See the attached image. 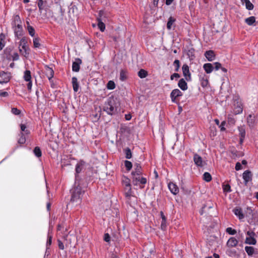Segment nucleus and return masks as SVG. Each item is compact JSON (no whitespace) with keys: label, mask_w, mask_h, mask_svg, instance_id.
I'll use <instances>...</instances> for the list:
<instances>
[{"label":"nucleus","mask_w":258,"mask_h":258,"mask_svg":"<svg viewBox=\"0 0 258 258\" xmlns=\"http://www.w3.org/2000/svg\"><path fill=\"white\" fill-rule=\"evenodd\" d=\"M226 231L230 235H234L236 233V231L235 229H232L231 227H228Z\"/></svg>","instance_id":"09e8293b"},{"label":"nucleus","mask_w":258,"mask_h":258,"mask_svg":"<svg viewBox=\"0 0 258 258\" xmlns=\"http://www.w3.org/2000/svg\"><path fill=\"white\" fill-rule=\"evenodd\" d=\"M246 235L245 242L250 245H255L256 243V240L254 238L255 233L252 231H248Z\"/></svg>","instance_id":"20e7f679"},{"label":"nucleus","mask_w":258,"mask_h":258,"mask_svg":"<svg viewBox=\"0 0 258 258\" xmlns=\"http://www.w3.org/2000/svg\"><path fill=\"white\" fill-rule=\"evenodd\" d=\"M84 193V191L80 185L75 186L72 190L71 202L76 203V205L80 204Z\"/></svg>","instance_id":"f03ea898"},{"label":"nucleus","mask_w":258,"mask_h":258,"mask_svg":"<svg viewBox=\"0 0 258 258\" xmlns=\"http://www.w3.org/2000/svg\"><path fill=\"white\" fill-rule=\"evenodd\" d=\"M23 79L25 81L28 82L27 85V89L29 91H31L32 90V82L31 80L32 77L31 75V72L29 70H26L24 72Z\"/></svg>","instance_id":"39448f33"},{"label":"nucleus","mask_w":258,"mask_h":258,"mask_svg":"<svg viewBox=\"0 0 258 258\" xmlns=\"http://www.w3.org/2000/svg\"><path fill=\"white\" fill-rule=\"evenodd\" d=\"M160 215H161V218L162 219V220L165 221V220H166V218L165 216L164 215V213L162 211L160 212Z\"/></svg>","instance_id":"338daca9"},{"label":"nucleus","mask_w":258,"mask_h":258,"mask_svg":"<svg viewBox=\"0 0 258 258\" xmlns=\"http://www.w3.org/2000/svg\"><path fill=\"white\" fill-rule=\"evenodd\" d=\"M82 63V60L80 58H77L72 64V70L74 72H78L80 70V64Z\"/></svg>","instance_id":"ddd939ff"},{"label":"nucleus","mask_w":258,"mask_h":258,"mask_svg":"<svg viewBox=\"0 0 258 258\" xmlns=\"http://www.w3.org/2000/svg\"><path fill=\"white\" fill-rule=\"evenodd\" d=\"M204 55L209 61H212L215 58V54L213 50L206 51L205 52Z\"/></svg>","instance_id":"a211bd4d"},{"label":"nucleus","mask_w":258,"mask_h":258,"mask_svg":"<svg viewBox=\"0 0 258 258\" xmlns=\"http://www.w3.org/2000/svg\"><path fill=\"white\" fill-rule=\"evenodd\" d=\"M245 250L247 253L248 255L252 256L254 252V248L252 246H246L245 247Z\"/></svg>","instance_id":"473e14b6"},{"label":"nucleus","mask_w":258,"mask_h":258,"mask_svg":"<svg viewBox=\"0 0 258 258\" xmlns=\"http://www.w3.org/2000/svg\"><path fill=\"white\" fill-rule=\"evenodd\" d=\"M180 75L178 73H174L173 74L171 75L170 76V79L171 80H173L175 78H180Z\"/></svg>","instance_id":"4d7b16f0"},{"label":"nucleus","mask_w":258,"mask_h":258,"mask_svg":"<svg viewBox=\"0 0 258 258\" xmlns=\"http://www.w3.org/2000/svg\"><path fill=\"white\" fill-rule=\"evenodd\" d=\"M173 66L175 67L174 71L178 72L180 68V62L178 59H175L173 62Z\"/></svg>","instance_id":"a18cd8bd"},{"label":"nucleus","mask_w":258,"mask_h":258,"mask_svg":"<svg viewBox=\"0 0 258 258\" xmlns=\"http://www.w3.org/2000/svg\"><path fill=\"white\" fill-rule=\"evenodd\" d=\"M132 175H142V167L140 163H136L134 164V170L132 172Z\"/></svg>","instance_id":"dca6fc26"},{"label":"nucleus","mask_w":258,"mask_h":258,"mask_svg":"<svg viewBox=\"0 0 258 258\" xmlns=\"http://www.w3.org/2000/svg\"><path fill=\"white\" fill-rule=\"evenodd\" d=\"M115 87V85L113 81H109L107 84V88L108 89L112 90Z\"/></svg>","instance_id":"49530a36"},{"label":"nucleus","mask_w":258,"mask_h":258,"mask_svg":"<svg viewBox=\"0 0 258 258\" xmlns=\"http://www.w3.org/2000/svg\"><path fill=\"white\" fill-rule=\"evenodd\" d=\"M203 69L207 74H210L214 70V66L213 63H206L203 65Z\"/></svg>","instance_id":"412c9836"},{"label":"nucleus","mask_w":258,"mask_h":258,"mask_svg":"<svg viewBox=\"0 0 258 258\" xmlns=\"http://www.w3.org/2000/svg\"><path fill=\"white\" fill-rule=\"evenodd\" d=\"M168 188L174 195H177L179 192V188L176 184L173 182H170L168 185Z\"/></svg>","instance_id":"2eb2a0df"},{"label":"nucleus","mask_w":258,"mask_h":258,"mask_svg":"<svg viewBox=\"0 0 258 258\" xmlns=\"http://www.w3.org/2000/svg\"><path fill=\"white\" fill-rule=\"evenodd\" d=\"M27 40L25 37L21 38L19 46V51L25 56L29 54V52H27V51L29 50V48L27 46Z\"/></svg>","instance_id":"7ed1b4c3"},{"label":"nucleus","mask_w":258,"mask_h":258,"mask_svg":"<svg viewBox=\"0 0 258 258\" xmlns=\"http://www.w3.org/2000/svg\"><path fill=\"white\" fill-rule=\"evenodd\" d=\"M110 237L109 234L108 233H105L104 234V240L106 242H109L110 241Z\"/></svg>","instance_id":"13d9d810"},{"label":"nucleus","mask_w":258,"mask_h":258,"mask_svg":"<svg viewBox=\"0 0 258 258\" xmlns=\"http://www.w3.org/2000/svg\"><path fill=\"white\" fill-rule=\"evenodd\" d=\"M14 28L15 36L17 39H20L23 35V28L21 24H18V26H13Z\"/></svg>","instance_id":"9d476101"},{"label":"nucleus","mask_w":258,"mask_h":258,"mask_svg":"<svg viewBox=\"0 0 258 258\" xmlns=\"http://www.w3.org/2000/svg\"><path fill=\"white\" fill-rule=\"evenodd\" d=\"M46 73L48 80H50V79L53 78L54 75L53 70L49 67H47Z\"/></svg>","instance_id":"4c0bfd02"},{"label":"nucleus","mask_w":258,"mask_h":258,"mask_svg":"<svg viewBox=\"0 0 258 258\" xmlns=\"http://www.w3.org/2000/svg\"><path fill=\"white\" fill-rule=\"evenodd\" d=\"M40 38L38 37H36L33 39V45L35 48H38L40 47Z\"/></svg>","instance_id":"37998d69"},{"label":"nucleus","mask_w":258,"mask_h":258,"mask_svg":"<svg viewBox=\"0 0 258 258\" xmlns=\"http://www.w3.org/2000/svg\"><path fill=\"white\" fill-rule=\"evenodd\" d=\"M178 86L182 91H185L187 89V84L184 79H181L179 80L178 83Z\"/></svg>","instance_id":"4be33fe9"},{"label":"nucleus","mask_w":258,"mask_h":258,"mask_svg":"<svg viewBox=\"0 0 258 258\" xmlns=\"http://www.w3.org/2000/svg\"><path fill=\"white\" fill-rule=\"evenodd\" d=\"M20 138L18 141V143L20 144H24L26 142V137L25 136V134L23 133H21L20 134Z\"/></svg>","instance_id":"58836bf2"},{"label":"nucleus","mask_w":258,"mask_h":258,"mask_svg":"<svg viewBox=\"0 0 258 258\" xmlns=\"http://www.w3.org/2000/svg\"><path fill=\"white\" fill-rule=\"evenodd\" d=\"M72 83L74 92H78L79 90V85L77 78L75 77H73L72 79Z\"/></svg>","instance_id":"a878e982"},{"label":"nucleus","mask_w":258,"mask_h":258,"mask_svg":"<svg viewBox=\"0 0 258 258\" xmlns=\"http://www.w3.org/2000/svg\"><path fill=\"white\" fill-rule=\"evenodd\" d=\"M58 246L59 249H64V245L63 243L60 241V240H58Z\"/></svg>","instance_id":"052dcab7"},{"label":"nucleus","mask_w":258,"mask_h":258,"mask_svg":"<svg viewBox=\"0 0 258 258\" xmlns=\"http://www.w3.org/2000/svg\"><path fill=\"white\" fill-rule=\"evenodd\" d=\"M225 125V121L222 122V123H221V124L220 125V126H219L221 128V131H223L225 130V128L224 127Z\"/></svg>","instance_id":"69168bd1"},{"label":"nucleus","mask_w":258,"mask_h":258,"mask_svg":"<svg viewBox=\"0 0 258 258\" xmlns=\"http://www.w3.org/2000/svg\"><path fill=\"white\" fill-rule=\"evenodd\" d=\"M33 152H34L35 155L37 157H40L42 155L41 151L40 148L38 147H36L34 148V149L33 150Z\"/></svg>","instance_id":"ea45409f"},{"label":"nucleus","mask_w":258,"mask_h":258,"mask_svg":"<svg viewBox=\"0 0 258 258\" xmlns=\"http://www.w3.org/2000/svg\"><path fill=\"white\" fill-rule=\"evenodd\" d=\"M194 161L195 164L198 167H202L205 164V162L203 160L202 158L197 153L194 154Z\"/></svg>","instance_id":"1a4fd4ad"},{"label":"nucleus","mask_w":258,"mask_h":258,"mask_svg":"<svg viewBox=\"0 0 258 258\" xmlns=\"http://www.w3.org/2000/svg\"><path fill=\"white\" fill-rule=\"evenodd\" d=\"M173 0H166L165 4L166 5H170L173 2Z\"/></svg>","instance_id":"774afa93"},{"label":"nucleus","mask_w":258,"mask_h":258,"mask_svg":"<svg viewBox=\"0 0 258 258\" xmlns=\"http://www.w3.org/2000/svg\"><path fill=\"white\" fill-rule=\"evenodd\" d=\"M9 96V93L6 91H3L0 92V96L2 97H7Z\"/></svg>","instance_id":"bf43d9fd"},{"label":"nucleus","mask_w":258,"mask_h":258,"mask_svg":"<svg viewBox=\"0 0 258 258\" xmlns=\"http://www.w3.org/2000/svg\"><path fill=\"white\" fill-rule=\"evenodd\" d=\"M20 127L22 132H24L26 134H29V131L27 130H26V126L24 124H21Z\"/></svg>","instance_id":"603ef678"},{"label":"nucleus","mask_w":258,"mask_h":258,"mask_svg":"<svg viewBox=\"0 0 258 258\" xmlns=\"http://www.w3.org/2000/svg\"><path fill=\"white\" fill-rule=\"evenodd\" d=\"M140 175L137 174L133 175V182L135 185H138L139 184L144 185L147 183V179Z\"/></svg>","instance_id":"423d86ee"},{"label":"nucleus","mask_w":258,"mask_h":258,"mask_svg":"<svg viewBox=\"0 0 258 258\" xmlns=\"http://www.w3.org/2000/svg\"><path fill=\"white\" fill-rule=\"evenodd\" d=\"M97 21L98 22V28L101 32H104L105 29V25L104 23L102 21V20L100 18H97Z\"/></svg>","instance_id":"bb28decb"},{"label":"nucleus","mask_w":258,"mask_h":258,"mask_svg":"<svg viewBox=\"0 0 258 258\" xmlns=\"http://www.w3.org/2000/svg\"><path fill=\"white\" fill-rule=\"evenodd\" d=\"M208 81L207 79H203L201 80V86L203 87H206L208 85Z\"/></svg>","instance_id":"6e6d98bb"},{"label":"nucleus","mask_w":258,"mask_h":258,"mask_svg":"<svg viewBox=\"0 0 258 258\" xmlns=\"http://www.w3.org/2000/svg\"><path fill=\"white\" fill-rule=\"evenodd\" d=\"M242 4H245L246 8L248 10H252L253 9V4L249 0H241Z\"/></svg>","instance_id":"c85d7f7f"},{"label":"nucleus","mask_w":258,"mask_h":258,"mask_svg":"<svg viewBox=\"0 0 258 258\" xmlns=\"http://www.w3.org/2000/svg\"><path fill=\"white\" fill-rule=\"evenodd\" d=\"M176 19L172 17H170L168 19L167 23V28L168 30H171L172 28V26L174 22H175Z\"/></svg>","instance_id":"cd10ccee"},{"label":"nucleus","mask_w":258,"mask_h":258,"mask_svg":"<svg viewBox=\"0 0 258 258\" xmlns=\"http://www.w3.org/2000/svg\"><path fill=\"white\" fill-rule=\"evenodd\" d=\"M251 173L249 170L245 171L242 174V178L244 180L245 185H246L248 181L251 180Z\"/></svg>","instance_id":"4468645a"},{"label":"nucleus","mask_w":258,"mask_h":258,"mask_svg":"<svg viewBox=\"0 0 258 258\" xmlns=\"http://www.w3.org/2000/svg\"><path fill=\"white\" fill-rule=\"evenodd\" d=\"M85 162L83 160H80L76 165V172L78 174L81 172L82 169L85 165Z\"/></svg>","instance_id":"5701e85b"},{"label":"nucleus","mask_w":258,"mask_h":258,"mask_svg":"<svg viewBox=\"0 0 258 258\" xmlns=\"http://www.w3.org/2000/svg\"><path fill=\"white\" fill-rule=\"evenodd\" d=\"M238 131L240 136V143H242L245 136V131L243 127H238Z\"/></svg>","instance_id":"393cba45"},{"label":"nucleus","mask_w":258,"mask_h":258,"mask_svg":"<svg viewBox=\"0 0 258 258\" xmlns=\"http://www.w3.org/2000/svg\"><path fill=\"white\" fill-rule=\"evenodd\" d=\"M203 179L207 182H209L212 180V176L208 172H205L203 174Z\"/></svg>","instance_id":"a19ab883"},{"label":"nucleus","mask_w":258,"mask_h":258,"mask_svg":"<svg viewBox=\"0 0 258 258\" xmlns=\"http://www.w3.org/2000/svg\"><path fill=\"white\" fill-rule=\"evenodd\" d=\"M21 24V21L20 17L19 15H15L14 17V21L13 23V26H18V24Z\"/></svg>","instance_id":"c9c22d12"},{"label":"nucleus","mask_w":258,"mask_h":258,"mask_svg":"<svg viewBox=\"0 0 258 258\" xmlns=\"http://www.w3.org/2000/svg\"><path fill=\"white\" fill-rule=\"evenodd\" d=\"M182 95V93L179 89H175L173 90L170 93L171 101L173 102H176L177 98Z\"/></svg>","instance_id":"9b49d317"},{"label":"nucleus","mask_w":258,"mask_h":258,"mask_svg":"<svg viewBox=\"0 0 258 258\" xmlns=\"http://www.w3.org/2000/svg\"><path fill=\"white\" fill-rule=\"evenodd\" d=\"M222 188L224 192H230L231 191V186L229 184H223Z\"/></svg>","instance_id":"c03bdc74"},{"label":"nucleus","mask_w":258,"mask_h":258,"mask_svg":"<svg viewBox=\"0 0 258 258\" xmlns=\"http://www.w3.org/2000/svg\"><path fill=\"white\" fill-rule=\"evenodd\" d=\"M124 187H126L128 186L131 187V184H130V180H129L128 179H126L124 181Z\"/></svg>","instance_id":"e2e57ef3"},{"label":"nucleus","mask_w":258,"mask_h":258,"mask_svg":"<svg viewBox=\"0 0 258 258\" xmlns=\"http://www.w3.org/2000/svg\"><path fill=\"white\" fill-rule=\"evenodd\" d=\"M127 76V72L125 70H122L120 72L119 79L121 81H124L126 80Z\"/></svg>","instance_id":"c756f323"},{"label":"nucleus","mask_w":258,"mask_h":258,"mask_svg":"<svg viewBox=\"0 0 258 258\" xmlns=\"http://www.w3.org/2000/svg\"><path fill=\"white\" fill-rule=\"evenodd\" d=\"M166 226H167L166 220H165V221L162 220L161 223V229L162 230L164 231V230H165V229L166 228Z\"/></svg>","instance_id":"5fc2aeb1"},{"label":"nucleus","mask_w":258,"mask_h":258,"mask_svg":"<svg viewBox=\"0 0 258 258\" xmlns=\"http://www.w3.org/2000/svg\"><path fill=\"white\" fill-rule=\"evenodd\" d=\"M27 24L28 25L27 30H28L29 34L31 36L33 37L34 36L35 33V30L32 26H31L29 25V22L28 21H27Z\"/></svg>","instance_id":"72a5a7b5"},{"label":"nucleus","mask_w":258,"mask_h":258,"mask_svg":"<svg viewBox=\"0 0 258 258\" xmlns=\"http://www.w3.org/2000/svg\"><path fill=\"white\" fill-rule=\"evenodd\" d=\"M233 212L240 220L244 218V216L241 208L236 207L233 210Z\"/></svg>","instance_id":"6ab92c4d"},{"label":"nucleus","mask_w":258,"mask_h":258,"mask_svg":"<svg viewBox=\"0 0 258 258\" xmlns=\"http://www.w3.org/2000/svg\"><path fill=\"white\" fill-rule=\"evenodd\" d=\"M10 81L8 74L5 72L0 73V84L7 83Z\"/></svg>","instance_id":"f3484780"},{"label":"nucleus","mask_w":258,"mask_h":258,"mask_svg":"<svg viewBox=\"0 0 258 258\" xmlns=\"http://www.w3.org/2000/svg\"><path fill=\"white\" fill-rule=\"evenodd\" d=\"M104 12L103 11L101 10L99 12L98 17L97 18H100L102 20V18L104 16Z\"/></svg>","instance_id":"0e129e2a"},{"label":"nucleus","mask_w":258,"mask_h":258,"mask_svg":"<svg viewBox=\"0 0 258 258\" xmlns=\"http://www.w3.org/2000/svg\"><path fill=\"white\" fill-rule=\"evenodd\" d=\"M238 241L235 237H230L227 242V245L229 247H233L237 246Z\"/></svg>","instance_id":"aec40b11"},{"label":"nucleus","mask_w":258,"mask_h":258,"mask_svg":"<svg viewBox=\"0 0 258 258\" xmlns=\"http://www.w3.org/2000/svg\"><path fill=\"white\" fill-rule=\"evenodd\" d=\"M11 112L13 114H14L15 115H18L20 114V113H21V111L19 109H18L15 107L12 108Z\"/></svg>","instance_id":"8fccbe9b"},{"label":"nucleus","mask_w":258,"mask_h":258,"mask_svg":"<svg viewBox=\"0 0 258 258\" xmlns=\"http://www.w3.org/2000/svg\"><path fill=\"white\" fill-rule=\"evenodd\" d=\"M213 64L214 66V70H215L216 71L219 70L221 68V64L218 62H214Z\"/></svg>","instance_id":"3c124183"},{"label":"nucleus","mask_w":258,"mask_h":258,"mask_svg":"<svg viewBox=\"0 0 258 258\" xmlns=\"http://www.w3.org/2000/svg\"><path fill=\"white\" fill-rule=\"evenodd\" d=\"M12 58L13 61L17 60L19 58V54L17 52H13L11 54L10 59Z\"/></svg>","instance_id":"de8ad7c7"},{"label":"nucleus","mask_w":258,"mask_h":258,"mask_svg":"<svg viewBox=\"0 0 258 258\" xmlns=\"http://www.w3.org/2000/svg\"><path fill=\"white\" fill-rule=\"evenodd\" d=\"M37 5L39 8V11L41 14L43 13L44 11L46 12L48 10V6L47 5L46 1L44 2L42 0H38ZM44 14L46 15V13H45Z\"/></svg>","instance_id":"6e6552de"},{"label":"nucleus","mask_w":258,"mask_h":258,"mask_svg":"<svg viewBox=\"0 0 258 258\" xmlns=\"http://www.w3.org/2000/svg\"><path fill=\"white\" fill-rule=\"evenodd\" d=\"M183 75L186 81H188L191 80L190 73L189 70V67L186 64L183 65L182 67Z\"/></svg>","instance_id":"f8f14e48"},{"label":"nucleus","mask_w":258,"mask_h":258,"mask_svg":"<svg viewBox=\"0 0 258 258\" xmlns=\"http://www.w3.org/2000/svg\"><path fill=\"white\" fill-rule=\"evenodd\" d=\"M125 157L127 159H130L132 157V153L129 148H126L124 150Z\"/></svg>","instance_id":"f704fd0d"},{"label":"nucleus","mask_w":258,"mask_h":258,"mask_svg":"<svg viewBox=\"0 0 258 258\" xmlns=\"http://www.w3.org/2000/svg\"><path fill=\"white\" fill-rule=\"evenodd\" d=\"M235 168L236 170L238 171L242 168V166L239 162H237V163H236V164L235 165Z\"/></svg>","instance_id":"680f3d73"},{"label":"nucleus","mask_w":258,"mask_h":258,"mask_svg":"<svg viewBox=\"0 0 258 258\" xmlns=\"http://www.w3.org/2000/svg\"><path fill=\"white\" fill-rule=\"evenodd\" d=\"M124 165L126 168V169L127 171H130L133 167V164L132 162L128 160H125L124 161Z\"/></svg>","instance_id":"79ce46f5"},{"label":"nucleus","mask_w":258,"mask_h":258,"mask_svg":"<svg viewBox=\"0 0 258 258\" xmlns=\"http://www.w3.org/2000/svg\"><path fill=\"white\" fill-rule=\"evenodd\" d=\"M147 74V72L143 69H141L138 73V76L141 79L146 78Z\"/></svg>","instance_id":"e433bc0d"},{"label":"nucleus","mask_w":258,"mask_h":258,"mask_svg":"<svg viewBox=\"0 0 258 258\" xmlns=\"http://www.w3.org/2000/svg\"><path fill=\"white\" fill-rule=\"evenodd\" d=\"M245 22L248 25L251 26L255 22V18L254 16H251L245 19Z\"/></svg>","instance_id":"2f4dec72"},{"label":"nucleus","mask_w":258,"mask_h":258,"mask_svg":"<svg viewBox=\"0 0 258 258\" xmlns=\"http://www.w3.org/2000/svg\"><path fill=\"white\" fill-rule=\"evenodd\" d=\"M3 37H4V36H2V35L0 36V50H1L5 46L4 40Z\"/></svg>","instance_id":"864d4df0"},{"label":"nucleus","mask_w":258,"mask_h":258,"mask_svg":"<svg viewBox=\"0 0 258 258\" xmlns=\"http://www.w3.org/2000/svg\"><path fill=\"white\" fill-rule=\"evenodd\" d=\"M234 113L235 114H240L243 111V106L241 100L239 99H235L234 101Z\"/></svg>","instance_id":"0eeeda50"},{"label":"nucleus","mask_w":258,"mask_h":258,"mask_svg":"<svg viewBox=\"0 0 258 258\" xmlns=\"http://www.w3.org/2000/svg\"><path fill=\"white\" fill-rule=\"evenodd\" d=\"M50 232H51V229H50V227H49L48 231L47 240L46 242V248H48V246H50L52 243V236L50 234Z\"/></svg>","instance_id":"7c9ffc66"},{"label":"nucleus","mask_w":258,"mask_h":258,"mask_svg":"<svg viewBox=\"0 0 258 258\" xmlns=\"http://www.w3.org/2000/svg\"><path fill=\"white\" fill-rule=\"evenodd\" d=\"M124 195L127 200H130L131 198L133 196L131 187L128 186L124 187Z\"/></svg>","instance_id":"b1692460"},{"label":"nucleus","mask_w":258,"mask_h":258,"mask_svg":"<svg viewBox=\"0 0 258 258\" xmlns=\"http://www.w3.org/2000/svg\"><path fill=\"white\" fill-rule=\"evenodd\" d=\"M117 103L113 97H109L103 106V110L108 115H112L117 112Z\"/></svg>","instance_id":"f257e3e1"}]
</instances>
